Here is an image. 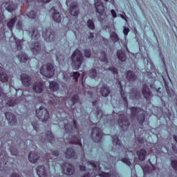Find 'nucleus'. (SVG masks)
<instances>
[{
    "label": "nucleus",
    "mask_w": 177,
    "mask_h": 177,
    "mask_svg": "<svg viewBox=\"0 0 177 177\" xmlns=\"http://www.w3.org/2000/svg\"><path fill=\"white\" fill-rule=\"evenodd\" d=\"M7 104H8L11 107H13V106H16V102H15L13 100H12L11 101H8L7 102Z\"/></svg>",
    "instance_id": "obj_50"
},
{
    "label": "nucleus",
    "mask_w": 177,
    "mask_h": 177,
    "mask_svg": "<svg viewBox=\"0 0 177 177\" xmlns=\"http://www.w3.org/2000/svg\"><path fill=\"white\" fill-rule=\"evenodd\" d=\"M138 158L140 161H145L146 159V151L145 149H141L137 152Z\"/></svg>",
    "instance_id": "obj_26"
},
{
    "label": "nucleus",
    "mask_w": 177,
    "mask_h": 177,
    "mask_svg": "<svg viewBox=\"0 0 177 177\" xmlns=\"http://www.w3.org/2000/svg\"><path fill=\"white\" fill-rule=\"evenodd\" d=\"M64 128L67 133H70V132H73V125H71V124H65Z\"/></svg>",
    "instance_id": "obj_37"
},
{
    "label": "nucleus",
    "mask_w": 177,
    "mask_h": 177,
    "mask_svg": "<svg viewBox=\"0 0 177 177\" xmlns=\"http://www.w3.org/2000/svg\"><path fill=\"white\" fill-rule=\"evenodd\" d=\"M44 88H45V83L37 82L33 86V91L36 93H42V92L44 91Z\"/></svg>",
    "instance_id": "obj_14"
},
{
    "label": "nucleus",
    "mask_w": 177,
    "mask_h": 177,
    "mask_svg": "<svg viewBox=\"0 0 177 177\" xmlns=\"http://www.w3.org/2000/svg\"><path fill=\"white\" fill-rule=\"evenodd\" d=\"M118 124L123 131H127L129 125V122H128V119H127L124 115H120L119 116Z\"/></svg>",
    "instance_id": "obj_9"
},
{
    "label": "nucleus",
    "mask_w": 177,
    "mask_h": 177,
    "mask_svg": "<svg viewBox=\"0 0 177 177\" xmlns=\"http://www.w3.org/2000/svg\"><path fill=\"white\" fill-rule=\"evenodd\" d=\"M36 115L40 121H48L49 120V111L46 108L41 106L36 110Z\"/></svg>",
    "instance_id": "obj_3"
},
{
    "label": "nucleus",
    "mask_w": 177,
    "mask_h": 177,
    "mask_svg": "<svg viewBox=\"0 0 177 177\" xmlns=\"http://www.w3.org/2000/svg\"><path fill=\"white\" fill-rule=\"evenodd\" d=\"M117 55L120 62H125V60H127V56L125 55L124 52H122V50H118Z\"/></svg>",
    "instance_id": "obj_27"
},
{
    "label": "nucleus",
    "mask_w": 177,
    "mask_h": 177,
    "mask_svg": "<svg viewBox=\"0 0 177 177\" xmlns=\"http://www.w3.org/2000/svg\"><path fill=\"white\" fill-rule=\"evenodd\" d=\"M142 93L147 100H149L151 97V92H150V89L146 84H144L142 87Z\"/></svg>",
    "instance_id": "obj_19"
},
{
    "label": "nucleus",
    "mask_w": 177,
    "mask_h": 177,
    "mask_svg": "<svg viewBox=\"0 0 177 177\" xmlns=\"http://www.w3.org/2000/svg\"><path fill=\"white\" fill-rule=\"evenodd\" d=\"M30 49L33 55H38V53L41 52V47H39V43L37 42L35 44H32V45L30 46Z\"/></svg>",
    "instance_id": "obj_20"
},
{
    "label": "nucleus",
    "mask_w": 177,
    "mask_h": 177,
    "mask_svg": "<svg viewBox=\"0 0 177 177\" xmlns=\"http://www.w3.org/2000/svg\"><path fill=\"white\" fill-rule=\"evenodd\" d=\"M80 169L81 171H86V167L85 166H80Z\"/></svg>",
    "instance_id": "obj_61"
},
{
    "label": "nucleus",
    "mask_w": 177,
    "mask_h": 177,
    "mask_svg": "<svg viewBox=\"0 0 177 177\" xmlns=\"http://www.w3.org/2000/svg\"><path fill=\"white\" fill-rule=\"evenodd\" d=\"M108 70L113 73V74H117V68H115L111 67V68H109Z\"/></svg>",
    "instance_id": "obj_53"
},
{
    "label": "nucleus",
    "mask_w": 177,
    "mask_h": 177,
    "mask_svg": "<svg viewBox=\"0 0 177 177\" xmlns=\"http://www.w3.org/2000/svg\"><path fill=\"white\" fill-rule=\"evenodd\" d=\"M18 57L20 59L21 63H26L28 60V56L23 53Z\"/></svg>",
    "instance_id": "obj_30"
},
{
    "label": "nucleus",
    "mask_w": 177,
    "mask_h": 177,
    "mask_svg": "<svg viewBox=\"0 0 177 177\" xmlns=\"http://www.w3.org/2000/svg\"><path fill=\"white\" fill-rule=\"evenodd\" d=\"M119 85H120V89H121V91H120L121 96H122L123 100H124V102H125L124 104H126V106H128V102H127V97L125 96V94L124 93V90H122V84H121V82H119Z\"/></svg>",
    "instance_id": "obj_31"
},
{
    "label": "nucleus",
    "mask_w": 177,
    "mask_h": 177,
    "mask_svg": "<svg viewBox=\"0 0 177 177\" xmlns=\"http://www.w3.org/2000/svg\"><path fill=\"white\" fill-rule=\"evenodd\" d=\"M21 81L26 88H30L32 85V80L27 74L24 73L21 75Z\"/></svg>",
    "instance_id": "obj_10"
},
{
    "label": "nucleus",
    "mask_w": 177,
    "mask_h": 177,
    "mask_svg": "<svg viewBox=\"0 0 177 177\" xmlns=\"http://www.w3.org/2000/svg\"><path fill=\"white\" fill-rule=\"evenodd\" d=\"M17 48L18 50H21V41H20L19 44H17Z\"/></svg>",
    "instance_id": "obj_59"
},
{
    "label": "nucleus",
    "mask_w": 177,
    "mask_h": 177,
    "mask_svg": "<svg viewBox=\"0 0 177 177\" xmlns=\"http://www.w3.org/2000/svg\"><path fill=\"white\" fill-rule=\"evenodd\" d=\"M2 71H3V68L0 66V81L1 82H8V75Z\"/></svg>",
    "instance_id": "obj_25"
},
{
    "label": "nucleus",
    "mask_w": 177,
    "mask_h": 177,
    "mask_svg": "<svg viewBox=\"0 0 177 177\" xmlns=\"http://www.w3.org/2000/svg\"><path fill=\"white\" fill-rule=\"evenodd\" d=\"M16 17L12 18L10 19L7 24V26L10 30V31H12L13 26H15V24L16 23Z\"/></svg>",
    "instance_id": "obj_29"
},
{
    "label": "nucleus",
    "mask_w": 177,
    "mask_h": 177,
    "mask_svg": "<svg viewBox=\"0 0 177 177\" xmlns=\"http://www.w3.org/2000/svg\"><path fill=\"white\" fill-rule=\"evenodd\" d=\"M123 32L124 35H128V32H129V28L124 27L123 30Z\"/></svg>",
    "instance_id": "obj_54"
},
{
    "label": "nucleus",
    "mask_w": 177,
    "mask_h": 177,
    "mask_svg": "<svg viewBox=\"0 0 177 177\" xmlns=\"http://www.w3.org/2000/svg\"><path fill=\"white\" fill-rule=\"evenodd\" d=\"M38 158H39V156H38V154L35 152H31L28 155V160L30 162H37Z\"/></svg>",
    "instance_id": "obj_22"
},
{
    "label": "nucleus",
    "mask_w": 177,
    "mask_h": 177,
    "mask_svg": "<svg viewBox=\"0 0 177 177\" xmlns=\"http://www.w3.org/2000/svg\"><path fill=\"white\" fill-rule=\"evenodd\" d=\"M72 67L74 70H78L81 65L82 64V62H84V57L82 56V53L80 50L76 49L74 53L72 54Z\"/></svg>",
    "instance_id": "obj_1"
},
{
    "label": "nucleus",
    "mask_w": 177,
    "mask_h": 177,
    "mask_svg": "<svg viewBox=\"0 0 177 177\" xmlns=\"http://www.w3.org/2000/svg\"><path fill=\"white\" fill-rule=\"evenodd\" d=\"M131 113H132V115L133 117H136V115H138V113H140V116L138 118L140 124H143L145 120V113H143V111H142V109H140V108H136V107H132L131 109Z\"/></svg>",
    "instance_id": "obj_6"
},
{
    "label": "nucleus",
    "mask_w": 177,
    "mask_h": 177,
    "mask_svg": "<svg viewBox=\"0 0 177 177\" xmlns=\"http://www.w3.org/2000/svg\"><path fill=\"white\" fill-rule=\"evenodd\" d=\"M113 144L116 145L117 146H121V141L118 140V137L117 136H113Z\"/></svg>",
    "instance_id": "obj_39"
},
{
    "label": "nucleus",
    "mask_w": 177,
    "mask_h": 177,
    "mask_svg": "<svg viewBox=\"0 0 177 177\" xmlns=\"http://www.w3.org/2000/svg\"><path fill=\"white\" fill-rule=\"evenodd\" d=\"M52 156H59V151H54L53 152H52Z\"/></svg>",
    "instance_id": "obj_60"
},
{
    "label": "nucleus",
    "mask_w": 177,
    "mask_h": 177,
    "mask_svg": "<svg viewBox=\"0 0 177 177\" xmlns=\"http://www.w3.org/2000/svg\"><path fill=\"white\" fill-rule=\"evenodd\" d=\"M2 20H3V14L0 12V21H2Z\"/></svg>",
    "instance_id": "obj_62"
},
{
    "label": "nucleus",
    "mask_w": 177,
    "mask_h": 177,
    "mask_svg": "<svg viewBox=\"0 0 177 177\" xmlns=\"http://www.w3.org/2000/svg\"><path fill=\"white\" fill-rule=\"evenodd\" d=\"M6 118L8 120V122L11 124V125H15L17 122L16 116L13 115L12 113L7 112L6 113Z\"/></svg>",
    "instance_id": "obj_18"
},
{
    "label": "nucleus",
    "mask_w": 177,
    "mask_h": 177,
    "mask_svg": "<svg viewBox=\"0 0 177 177\" xmlns=\"http://www.w3.org/2000/svg\"><path fill=\"white\" fill-rule=\"evenodd\" d=\"M70 143H73L74 145H80V147H82V144H81V140L78 139L77 137H73Z\"/></svg>",
    "instance_id": "obj_32"
},
{
    "label": "nucleus",
    "mask_w": 177,
    "mask_h": 177,
    "mask_svg": "<svg viewBox=\"0 0 177 177\" xmlns=\"http://www.w3.org/2000/svg\"><path fill=\"white\" fill-rule=\"evenodd\" d=\"M10 152L12 156H17V149H15L14 147L10 148Z\"/></svg>",
    "instance_id": "obj_49"
},
{
    "label": "nucleus",
    "mask_w": 177,
    "mask_h": 177,
    "mask_svg": "<svg viewBox=\"0 0 177 177\" xmlns=\"http://www.w3.org/2000/svg\"><path fill=\"white\" fill-rule=\"evenodd\" d=\"M84 55L86 57H91V50L88 49L84 50Z\"/></svg>",
    "instance_id": "obj_51"
},
{
    "label": "nucleus",
    "mask_w": 177,
    "mask_h": 177,
    "mask_svg": "<svg viewBox=\"0 0 177 177\" xmlns=\"http://www.w3.org/2000/svg\"><path fill=\"white\" fill-rule=\"evenodd\" d=\"M111 39L113 41V42H118V35L115 32H111Z\"/></svg>",
    "instance_id": "obj_34"
},
{
    "label": "nucleus",
    "mask_w": 177,
    "mask_h": 177,
    "mask_svg": "<svg viewBox=\"0 0 177 177\" xmlns=\"http://www.w3.org/2000/svg\"><path fill=\"white\" fill-rule=\"evenodd\" d=\"M124 15H121L120 17H122V19H124V20H125V21H128V19H127L128 17H127V15H125V12H124Z\"/></svg>",
    "instance_id": "obj_55"
},
{
    "label": "nucleus",
    "mask_w": 177,
    "mask_h": 177,
    "mask_svg": "<svg viewBox=\"0 0 177 177\" xmlns=\"http://www.w3.org/2000/svg\"><path fill=\"white\" fill-rule=\"evenodd\" d=\"M87 26L91 30H95V23L91 19H88L87 21Z\"/></svg>",
    "instance_id": "obj_38"
},
{
    "label": "nucleus",
    "mask_w": 177,
    "mask_h": 177,
    "mask_svg": "<svg viewBox=\"0 0 177 177\" xmlns=\"http://www.w3.org/2000/svg\"><path fill=\"white\" fill-rule=\"evenodd\" d=\"M57 60L59 62V63H62V61L64 60V56L62 55L59 53H58L57 55Z\"/></svg>",
    "instance_id": "obj_42"
},
{
    "label": "nucleus",
    "mask_w": 177,
    "mask_h": 177,
    "mask_svg": "<svg viewBox=\"0 0 177 177\" xmlns=\"http://www.w3.org/2000/svg\"><path fill=\"white\" fill-rule=\"evenodd\" d=\"M99 176L100 177H111V175L110 174L102 172L99 174Z\"/></svg>",
    "instance_id": "obj_48"
},
{
    "label": "nucleus",
    "mask_w": 177,
    "mask_h": 177,
    "mask_svg": "<svg viewBox=\"0 0 177 177\" xmlns=\"http://www.w3.org/2000/svg\"><path fill=\"white\" fill-rule=\"evenodd\" d=\"M39 38V33L37 29L32 31V39H38Z\"/></svg>",
    "instance_id": "obj_33"
},
{
    "label": "nucleus",
    "mask_w": 177,
    "mask_h": 177,
    "mask_svg": "<svg viewBox=\"0 0 177 177\" xmlns=\"http://www.w3.org/2000/svg\"><path fill=\"white\" fill-rule=\"evenodd\" d=\"M95 6L97 13L100 15H103L104 13V5L100 0H97L95 2Z\"/></svg>",
    "instance_id": "obj_13"
},
{
    "label": "nucleus",
    "mask_w": 177,
    "mask_h": 177,
    "mask_svg": "<svg viewBox=\"0 0 177 177\" xmlns=\"http://www.w3.org/2000/svg\"><path fill=\"white\" fill-rule=\"evenodd\" d=\"M122 161L123 162H125L126 164H127V165H129V167H131V161H129V160H128V158L122 159Z\"/></svg>",
    "instance_id": "obj_52"
},
{
    "label": "nucleus",
    "mask_w": 177,
    "mask_h": 177,
    "mask_svg": "<svg viewBox=\"0 0 177 177\" xmlns=\"http://www.w3.org/2000/svg\"><path fill=\"white\" fill-rule=\"evenodd\" d=\"M40 74L46 78H52L55 75V67L52 64H45L41 68Z\"/></svg>",
    "instance_id": "obj_2"
},
{
    "label": "nucleus",
    "mask_w": 177,
    "mask_h": 177,
    "mask_svg": "<svg viewBox=\"0 0 177 177\" xmlns=\"http://www.w3.org/2000/svg\"><path fill=\"white\" fill-rule=\"evenodd\" d=\"M71 96H73L71 99V102L72 104H75V103H77V102H78V95H74V93H71Z\"/></svg>",
    "instance_id": "obj_36"
},
{
    "label": "nucleus",
    "mask_w": 177,
    "mask_h": 177,
    "mask_svg": "<svg viewBox=\"0 0 177 177\" xmlns=\"http://www.w3.org/2000/svg\"><path fill=\"white\" fill-rule=\"evenodd\" d=\"M67 6H70L69 10L71 16H78L80 13V9L78 8V6H77V3L74 2H68V0L66 1Z\"/></svg>",
    "instance_id": "obj_5"
},
{
    "label": "nucleus",
    "mask_w": 177,
    "mask_h": 177,
    "mask_svg": "<svg viewBox=\"0 0 177 177\" xmlns=\"http://www.w3.org/2000/svg\"><path fill=\"white\" fill-rule=\"evenodd\" d=\"M101 95L104 97L109 96V95H110V88H109V87H107L106 85H104L101 88Z\"/></svg>",
    "instance_id": "obj_24"
},
{
    "label": "nucleus",
    "mask_w": 177,
    "mask_h": 177,
    "mask_svg": "<svg viewBox=\"0 0 177 177\" xmlns=\"http://www.w3.org/2000/svg\"><path fill=\"white\" fill-rule=\"evenodd\" d=\"M88 75L90 78H95L96 75H97V73L95 69H93L89 72Z\"/></svg>",
    "instance_id": "obj_40"
},
{
    "label": "nucleus",
    "mask_w": 177,
    "mask_h": 177,
    "mask_svg": "<svg viewBox=\"0 0 177 177\" xmlns=\"http://www.w3.org/2000/svg\"><path fill=\"white\" fill-rule=\"evenodd\" d=\"M46 138L52 143L53 140H55V138L53 137V134H52V132L47 131L46 132Z\"/></svg>",
    "instance_id": "obj_35"
},
{
    "label": "nucleus",
    "mask_w": 177,
    "mask_h": 177,
    "mask_svg": "<svg viewBox=\"0 0 177 177\" xmlns=\"http://www.w3.org/2000/svg\"><path fill=\"white\" fill-rule=\"evenodd\" d=\"M66 158H75V152L73 148H69L66 151Z\"/></svg>",
    "instance_id": "obj_23"
},
{
    "label": "nucleus",
    "mask_w": 177,
    "mask_h": 177,
    "mask_svg": "<svg viewBox=\"0 0 177 177\" xmlns=\"http://www.w3.org/2000/svg\"><path fill=\"white\" fill-rule=\"evenodd\" d=\"M62 168L65 175H73L74 174V167L73 165H70V163H65L62 166Z\"/></svg>",
    "instance_id": "obj_11"
},
{
    "label": "nucleus",
    "mask_w": 177,
    "mask_h": 177,
    "mask_svg": "<svg viewBox=\"0 0 177 177\" xmlns=\"http://www.w3.org/2000/svg\"><path fill=\"white\" fill-rule=\"evenodd\" d=\"M100 59L101 62H104L105 64H107L109 63V61H107V58L106 57V53H102V56L100 57Z\"/></svg>",
    "instance_id": "obj_41"
},
{
    "label": "nucleus",
    "mask_w": 177,
    "mask_h": 177,
    "mask_svg": "<svg viewBox=\"0 0 177 177\" xmlns=\"http://www.w3.org/2000/svg\"><path fill=\"white\" fill-rule=\"evenodd\" d=\"M37 1L39 3V6H42V5L50 2V0H37Z\"/></svg>",
    "instance_id": "obj_45"
},
{
    "label": "nucleus",
    "mask_w": 177,
    "mask_h": 177,
    "mask_svg": "<svg viewBox=\"0 0 177 177\" xmlns=\"http://www.w3.org/2000/svg\"><path fill=\"white\" fill-rule=\"evenodd\" d=\"M96 104H97V102H93V106H96Z\"/></svg>",
    "instance_id": "obj_64"
},
{
    "label": "nucleus",
    "mask_w": 177,
    "mask_h": 177,
    "mask_svg": "<svg viewBox=\"0 0 177 177\" xmlns=\"http://www.w3.org/2000/svg\"><path fill=\"white\" fill-rule=\"evenodd\" d=\"M4 7L6 8V10H8V12H13V10H16L17 5L9 0L8 1H6L4 3Z\"/></svg>",
    "instance_id": "obj_15"
},
{
    "label": "nucleus",
    "mask_w": 177,
    "mask_h": 177,
    "mask_svg": "<svg viewBox=\"0 0 177 177\" xmlns=\"http://www.w3.org/2000/svg\"><path fill=\"white\" fill-rule=\"evenodd\" d=\"M28 17H30V19H35L37 17V15L34 11H30L27 14Z\"/></svg>",
    "instance_id": "obj_43"
},
{
    "label": "nucleus",
    "mask_w": 177,
    "mask_h": 177,
    "mask_svg": "<svg viewBox=\"0 0 177 177\" xmlns=\"http://www.w3.org/2000/svg\"><path fill=\"white\" fill-rule=\"evenodd\" d=\"M96 114L98 118H102V117H103V111H102L99 108H97Z\"/></svg>",
    "instance_id": "obj_44"
},
{
    "label": "nucleus",
    "mask_w": 177,
    "mask_h": 177,
    "mask_svg": "<svg viewBox=\"0 0 177 177\" xmlns=\"http://www.w3.org/2000/svg\"><path fill=\"white\" fill-rule=\"evenodd\" d=\"M91 136L94 142L98 143L100 140H102V130L99 128L95 127L91 131Z\"/></svg>",
    "instance_id": "obj_8"
},
{
    "label": "nucleus",
    "mask_w": 177,
    "mask_h": 177,
    "mask_svg": "<svg viewBox=\"0 0 177 177\" xmlns=\"http://www.w3.org/2000/svg\"><path fill=\"white\" fill-rule=\"evenodd\" d=\"M127 78L129 81H135L136 80V76L135 75V73L132 71H127Z\"/></svg>",
    "instance_id": "obj_28"
},
{
    "label": "nucleus",
    "mask_w": 177,
    "mask_h": 177,
    "mask_svg": "<svg viewBox=\"0 0 177 177\" xmlns=\"http://www.w3.org/2000/svg\"><path fill=\"white\" fill-rule=\"evenodd\" d=\"M88 165H91L93 168H96V164L93 163V162H88Z\"/></svg>",
    "instance_id": "obj_57"
},
{
    "label": "nucleus",
    "mask_w": 177,
    "mask_h": 177,
    "mask_svg": "<svg viewBox=\"0 0 177 177\" xmlns=\"http://www.w3.org/2000/svg\"><path fill=\"white\" fill-rule=\"evenodd\" d=\"M43 37L46 41H55V32L50 28L43 30Z\"/></svg>",
    "instance_id": "obj_7"
},
{
    "label": "nucleus",
    "mask_w": 177,
    "mask_h": 177,
    "mask_svg": "<svg viewBox=\"0 0 177 177\" xmlns=\"http://www.w3.org/2000/svg\"><path fill=\"white\" fill-rule=\"evenodd\" d=\"M50 89L53 91V92H56L60 89V86H59V83L57 82H50Z\"/></svg>",
    "instance_id": "obj_21"
},
{
    "label": "nucleus",
    "mask_w": 177,
    "mask_h": 177,
    "mask_svg": "<svg viewBox=\"0 0 177 177\" xmlns=\"http://www.w3.org/2000/svg\"><path fill=\"white\" fill-rule=\"evenodd\" d=\"M0 153H1V154H0V158H2L3 160H6V158H7L6 156V152H5V151H1L0 150Z\"/></svg>",
    "instance_id": "obj_47"
},
{
    "label": "nucleus",
    "mask_w": 177,
    "mask_h": 177,
    "mask_svg": "<svg viewBox=\"0 0 177 177\" xmlns=\"http://www.w3.org/2000/svg\"><path fill=\"white\" fill-rule=\"evenodd\" d=\"M17 28H18V30H21V22L19 21L17 24Z\"/></svg>",
    "instance_id": "obj_58"
},
{
    "label": "nucleus",
    "mask_w": 177,
    "mask_h": 177,
    "mask_svg": "<svg viewBox=\"0 0 177 177\" xmlns=\"http://www.w3.org/2000/svg\"><path fill=\"white\" fill-rule=\"evenodd\" d=\"M37 172L39 177H48V169L44 166H39Z\"/></svg>",
    "instance_id": "obj_16"
},
{
    "label": "nucleus",
    "mask_w": 177,
    "mask_h": 177,
    "mask_svg": "<svg viewBox=\"0 0 177 177\" xmlns=\"http://www.w3.org/2000/svg\"><path fill=\"white\" fill-rule=\"evenodd\" d=\"M32 125L33 127V129L38 132V123H37V121L32 122Z\"/></svg>",
    "instance_id": "obj_46"
},
{
    "label": "nucleus",
    "mask_w": 177,
    "mask_h": 177,
    "mask_svg": "<svg viewBox=\"0 0 177 177\" xmlns=\"http://www.w3.org/2000/svg\"><path fill=\"white\" fill-rule=\"evenodd\" d=\"M111 12L113 17H114V18L117 17V13L115 12V10H111Z\"/></svg>",
    "instance_id": "obj_56"
},
{
    "label": "nucleus",
    "mask_w": 177,
    "mask_h": 177,
    "mask_svg": "<svg viewBox=\"0 0 177 177\" xmlns=\"http://www.w3.org/2000/svg\"><path fill=\"white\" fill-rule=\"evenodd\" d=\"M85 73L81 74L78 73V72H73V74L68 73H62L64 80L65 81H69L71 78H73L77 82L78 81V78H80L82 80V84H84V75Z\"/></svg>",
    "instance_id": "obj_4"
},
{
    "label": "nucleus",
    "mask_w": 177,
    "mask_h": 177,
    "mask_svg": "<svg viewBox=\"0 0 177 177\" xmlns=\"http://www.w3.org/2000/svg\"><path fill=\"white\" fill-rule=\"evenodd\" d=\"M93 38V34L90 33V36L88 37V39H92Z\"/></svg>",
    "instance_id": "obj_63"
},
{
    "label": "nucleus",
    "mask_w": 177,
    "mask_h": 177,
    "mask_svg": "<svg viewBox=\"0 0 177 177\" xmlns=\"http://www.w3.org/2000/svg\"><path fill=\"white\" fill-rule=\"evenodd\" d=\"M50 13H53V17L55 21L57 23H60L62 21V17L60 16V13L57 12L55 8H52L50 10Z\"/></svg>",
    "instance_id": "obj_17"
},
{
    "label": "nucleus",
    "mask_w": 177,
    "mask_h": 177,
    "mask_svg": "<svg viewBox=\"0 0 177 177\" xmlns=\"http://www.w3.org/2000/svg\"><path fill=\"white\" fill-rule=\"evenodd\" d=\"M66 104V100L63 97H57L52 95L51 99L48 101V104Z\"/></svg>",
    "instance_id": "obj_12"
}]
</instances>
